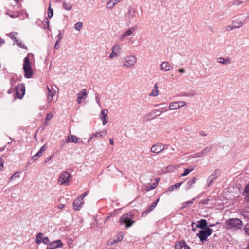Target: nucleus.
I'll list each match as a JSON object with an SVG mask.
<instances>
[{"label":"nucleus","instance_id":"obj_1","mask_svg":"<svg viewBox=\"0 0 249 249\" xmlns=\"http://www.w3.org/2000/svg\"><path fill=\"white\" fill-rule=\"evenodd\" d=\"M225 225L227 229L237 230L242 228V222L237 218H229L225 221Z\"/></svg>","mask_w":249,"mask_h":249},{"label":"nucleus","instance_id":"obj_2","mask_svg":"<svg viewBox=\"0 0 249 249\" xmlns=\"http://www.w3.org/2000/svg\"><path fill=\"white\" fill-rule=\"evenodd\" d=\"M31 55L28 53L27 56L24 59L23 69L24 72V77L26 78H30L33 75V70L31 68V64L30 62L29 57Z\"/></svg>","mask_w":249,"mask_h":249},{"label":"nucleus","instance_id":"obj_3","mask_svg":"<svg viewBox=\"0 0 249 249\" xmlns=\"http://www.w3.org/2000/svg\"><path fill=\"white\" fill-rule=\"evenodd\" d=\"M71 179L72 177L69 172H63L59 175L57 183L60 185L68 186Z\"/></svg>","mask_w":249,"mask_h":249},{"label":"nucleus","instance_id":"obj_4","mask_svg":"<svg viewBox=\"0 0 249 249\" xmlns=\"http://www.w3.org/2000/svg\"><path fill=\"white\" fill-rule=\"evenodd\" d=\"M137 57L133 55H130L124 58V61L122 64L123 67L126 68H132L136 65Z\"/></svg>","mask_w":249,"mask_h":249},{"label":"nucleus","instance_id":"obj_5","mask_svg":"<svg viewBox=\"0 0 249 249\" xmlns=\"http://www.w3.org/2000/svg\"><path fill=\"white\" fill-rule=\"evenodd\" d=\"M133 214L130 212L124 215H123L120 218L119 222L120 224H125L126 228L130 227L134 223V221L131 220L133 217Z\"/></svg>","mask_w":249,"mask_h":249},{"label":"nucleus","instance_id":"obj_6","mask_svg":"<svg viewBox=\"0 0 249 249\" xmlns=\"http://www.w3.org/2000/svg\"><path fill=\"white\" fill-rule=\"evenodd\" d=\"M137 30V27L136 26L128 28L123 33L120 35V40L121 41H123L125 38L134 36Z\"/></svg>","mask_w":249,"mask_h":249},{"label":"nucleus","instance_id":"obj_7","mask_svg":"<svg viewBox=\"0 0 249 249\" xmlns=\"http://www.w3.org/2000/svg\"><path fill=\"white\" fill-rule=\"evenodd\" d=\"M221 173L219 169L215 170L207 178L206 188L210 187L213 183V181L217 179Z\"/></svg>","mask_w":249,"mask_h":249},{"label":"nucleus","instance_id":"obj_8","mask_svg":"<svg viewBox=\"0 0 249 249\" xmlns=\"http://www.w3.org/2000/svg\"><path fill=\"white\" fill-rule=\"evenodd\" d=\"M212 232L213 230L209 227H207L205 230H200L199 233H197V235L199 238L200 240L203 242L212 234Z\"/></svg>","mask_w":249,"mask_h":249},{"label":"nucleus","instance_id":"obj_9","mask_svg":"<svg viewBox=\"0 0 249 249\" xmlns=\"http://www.w3.org/2000/svg\"><path fill=\"white\" fill-rule=\"evenodd\" d=\"M186 105L185 102L183 101H174L171 102L169 105V110H173L179 109Z\"/></svg>","mask_w":249,"mask_h":249},{"label":"nucleus","instance_id":"obj_10","mask_svg":"<svg viewBox=\"0 0 249 249\" xmlns=\"http://www.w3.org/2000/svg\"><path fill=\"white\" fill-rule=\"evenodd\" d=\"M164 149L165 145L163 143L157 142L151 146L150 151L151 152L158 155L162 152Z\"/></svg>","mask_w":249,"mask_h":249},{"label":"nucleus","instance_id":"obj_11","mask_svg":"<svg viewBox=\"0 0 249 249\" xmlns=\"http://www.w3.org/2000/svg\"><path fill=\"white\" fill-rule=\"evenodd\" d=\"M25 87L23 85H18L16 88V93L17 97L21 99L25 94Z\"/></svg>","mask_w":249,"mask_h":249},{"label":"nucleus","instance_id":"obj_12","mask_svg":"<svg viewBox=\"0 0 249 249\" xmlns=\"http://www.w3.org/2000/svg\"><path fill=\"white\" fill-rule=\"evenodd\" d=\"M107 135V130H103L102 131H96L94 133H93L90 137L89 138L88 140V142H89L92 139H93L94 138H99L102 137L103 138L106 136Z\"/></svg>","mask_w":249,"mask_h":249},{"label":"nucleus","instance_id":"obj_13","mask_svg":"<svg viewBox=\"0 0 249 249\" xmlns=\"http://www.w3.org/2000/svg\"><path fill=\"white\" fill-rule=\"evenodd\" d=\"M84 203V200L79 197L73 201V206L74 209L76 211L80 210Z\"/></svg>","mask_w":249,"mask_h":249},{"label":"nucleus","instance_id":"obj_14","mask_svg":"<svg viewBox=\"0 0 249 249\" xmlns=\"http://www.w3.org/2000/svg\"><path fill=\"white\" fill-rule=\"evenodd\" d=\"M47 89L48 91L47 101L51 102L56 93V90L53 87H49V86L47 87Z\"/></svg>","mask_w":249,"mask_h":249},{"label":"nucleus","instance_id":"obj_15","mask_svg":"<svg viewBox=\"0 0 249 249\" xmlns=\"http://www.w3.org/2000/svg\"><path fill=\"white\" fill-rule=\"evenodd\" d=\"M108 110L107 109H103L102 110L100 114V118L102 121L103 125H105L108 121L107 117Z\"/></svg>","mask_w":249,"mask_h":249},{"label":"nucleus","instance_id":"obj_16","mask_svg":"<svg viewBox=\"0 0 249 249\" xmlns=\"http://www.w3.org/2000/svg\"><path fill=\"white\" fill-rule=\"evenodd\" d=\"M245 23L241 18H234L232 21V25L235 29L241 27Z\"/></svg>","mask_w":249,"mask_h":249},{"label":"nucleus","instance_id":"obj_17","mask_svg":"<svg viewBox=\"0 0 249 249\" xmlns=\"http://www.w3.org/2000/svg\"><path fill=\"white\" fill-rule=\"evenodd\" d=\"M63 246L61 240H58L51 243L47 249H54L57 248L62 247Z\"/></svg>","mask_w":249,"mask_h":249},{"label":"nucleus","instance_id":"obj_18","mask_svg":"<svg viewBox=\"0 0 249 249\" xmlns=\"http://www.w3.org/2000/svg\"><path fill=\"white\" fill-rule=\"evenodd\" d=\"M160 70L163 72L168 71L173 69V66L169 62L164 61L160 65Z\"/></svg>","mask_w":249,"mask_h":249},{"label":"nucleus","instance_id":"obj_19","mask_svg":"<svg viewBox=\"0 0 249 249\" xmlns=\"http://www.w3.org/2000/svg\"><path fill=\"white\" fill-rule=\"evenodd\" d=\"M87 96V92L86 89H83L82 91L78 93V97L77 98V102L80 104L82 102V99L86 98Z\"/></svg>","mask_w":249,"mask_h":249},{"label":"nucleus","instance_id":"obj_20","mask_svg":"<svg viewBox=\"0 0 249 249\" xmlns=\"http://www.w3.org/2000/svg\"><path fill=\"white\" fill-rule=\"evenodd\" d=\"M124 236V233L123 232H121L117 234L116 239L112 240H110L109 241V245L110 246H113L115 244L118 243V242L122 241L123 239Z\"/></svg>","mask_w":249,"mask_h":249},{"label":"nucleus","instance_id":"obj_21","mask_svg":"<svg viewBox=\"0 0 249 249\" xmlns=\"http://www.w3.org/2000/svg\"><path fill=\"white\" fill-rule=\"evenodd\" d=\"M66 142H73L76 143H79L80 142L79 141V138L78 137H77L76 136L71 134L68 136L66 140Z\"/></svg>","mask_w":249,"mask_h":249},{"label":"nucleus","instance_id":"obj_22","mask_svg":"<svg viewBox=\"0 0 249 249\" xmlns=\"http://www.w3.org/2000/svg\"><path fill=\"white\" fill-rule=\"evenodd\" d=\"M123 0H109L107 3V7L108 9H112L116 4Z\"/></svg>","mask_w":249,"mask_h":249},{"label":"nucleus","instance_id":"obj_23","mask_svg":"<svg viewBox=\"0 0 249 249\" xmlns=\"http://www.w3.org/2000/svg\"><path fill=\"white\" fill-rule=\"evenodd\" d=\"M111 50L115 52L119 56L121 53L122 48L119 44L115 43L112 46Z\"/></svg>","mask_w":249,"mask_h":249},{"label":"nucleus","instance_id":"obj_24","mask_svg":"<svg viewBox=\"0 0 249 249\" xmlns=\"http://www.w3.org/2000/svg\"><path fill=\"white\" fill-rule=\"evenodd\" d=\"M196 226L197 228L200 229L207 228L206 227L207 226V222L205 219H201L197 222V224Z\"/></svg>","mask_w":249,"mask_h":249},{"label":"nucleus","instance_id":"obj_25","mask_svg":"<svg viewBox=\"0 0 249 249\" xmlns=\"http://www.w3.org/2000/svg\"><path fill=\"white\" fill-rule=\"evenodd\" d=\"M209 151L208 148H206L199 153H196L192 156L193 158L201 157L206 154Z\"/></svg>","mask_w":249,"mask_h":249},{"label":"nucleus","instance_id":"obj_26","mask_svg":"<svg viewBox=\"0 0 249 249\" xmlns=\"http://www.w3.org/2000/svg\"><path fill=\"white\" fill-rule=\"evenodd\" d=\"M135 16V12L129 10L127 13L125 14V17L126 19L130 22L131 20Z\"/></svg>","mask_w":249,"mask_h":249},{"label":"nucleus","instance_id":"obj_27","mask_svg":"<svg viewBox=\"0 0 249 249\" xmlns=\"http://www.w3.org/2000/svg\"><path fill=\"white\" fill-rule=\"evenodd\" d=\"M180 167V165L178 164H171L168 165L166 167V170L167 172H172L175 171L177 168H179Z\"/></svg>","mask_w":249,"mask_h":249},{"label":"nucleus","instance_id":"obj_28","mask_svg":"<svg viewBox=\"0 0 249 249\" xmlns=\"http://www.w3.org/2000/svg\"><path fill=\"white\" fill-rule=\"evenodd\" d=\"M159 91L158 89V86L156 83L154 85V88L150 93V96L156 97L159 95Z\"/></svg>","mask_w":249,"mask_h":249},{"label":"nucleus","instance_id":"obj_29","mask_svg":"<svg viewBox=\"0 0 249 249\" xmlns=\"http://www.w3.org/2000/svg\"><path fill=\"white\" fill-rule=\"evenodd\" d=\"M217 62L219 63L222 64L223 65H228L230 63V60L228 58H224L222 57L218 58L217 59Z\"/></svg>","mask_w":249,"mask_h":249},{"label":"nucleus","instance_id":"obj_30","mask_svg":"<svg viewBox=\"0 0 249 249\" xmlns=\"http://www.w3.org/2000/svg\"><path fill=\"white\" fill-rule=\"evenodd\" d=\"M63 7L65 10L70 11L72 7V4L65 0L63 2Z\"/></svg>","mask_w":249,"mask_h":249},{"label":"nucleus","instance_id":"obj_31","mask_svg":"<svg viewBox=\"0 0 249 249\" xmlns=\"http://www.w3.org/2000/svg\"><path fill=\"white\" fill-rule=\"evenodd\" d=\"M197 180V178L196 177H193L191 178L186 183V186L187 188H190L196 182Z\"/></svg>","mask_w":249,"mask_h":249},{"label":"nucleus","instance_id":"obj_32","mask_svg":"<svg viewBox=\"0 0 249 249\" xmlns=\"http://www.w3.org/2000/svg\"><path fill=\"white\" fill-rule=\"evenodd\" d=\"M20 172H15L12 176L10 178V181H13L16 180V178H18L20 177Z\"/></svg>","mask_w":249,"mask_h":249},{"label":"nucleus","instance_id":"obj_33","mask_svg":"<svg viewBox=\"0 0 249 249\" xmlns=\"http://www.w3.org/2000/svg\"><path fill=\"white\" fill-rule=\"evenodd\" d=\"M181 184H182V182H180V183H176L174 185H172L168 188L167 191L171 192L175 189L179 188Z\"/></svg>","mask_w":249,"mask_h":249},{"label":"nucleus","instance_id":"obj_34","mask_svg":"<svg viewBox=\"0 0 249 249\" xmlns=\"http://www.w3.org/2000/svg\"><path fill=\"white\" fill-rule=\"evenodd\" d=\"M156 206V203H153L150 205L149 207L143 213L142 215H145L148 213L152 211Z\"/></svg>","mask_w":249,"mask_h":249},{"label":"nucleus","instance_id":"obj_35","mask_svg":"<svg viewBox=\"0 0 249 249\" xmlns=\"http://www.w3.org/2000/svg\"><path fill=\"white\" fill-rule=\"evenodd\" d=\"M242 214L244 217L249 219V207L242 211Z\"/></svg>","mask_w":249,"mask_h":249},{"label":"nucleus","instance_id":"obj_36","mask_svg":"<svg viewBox=\"0 0 249 249\" xmlns=\"http://www.w3.org/2000/svg\"><path fill=\"white\" fill-rule=\"evenodd\" d=\"M53 15V10L51 7V2H49V6L48 9V17L49 18H51Z\"/></svg>","mask_w":249,"mask_h":249},{"label":"nucleus","instance_id":"obj_37","mask_svg":"<svg viewBox=\"0 0 249 249\" xmlns=\"http://www.w3.org/2000/svg\"><path fill=\"white\" fill-rule=\"evenodd\" d=\"M157 185H158V182L153 183L151 184H149L146 187L145 190L146 191H149L151 190L154 189V188H155L157 187Z\"/></svg>","mask_w":249,"mask_h":249},{"label":"nucleus","instance_id":"obj_38","mask_svg":"<svg viewBox=\"0 0 249 249\" xmlns=\"http://www.w3.org/2000/svg\"><path fill=\"white\" fill-rule=\"evenodd\" d=\"M183 246H184V241H179L176 244L175 248L176 249H182Z\"/></svg>","mask_w":249,"mask_h":249},{"label":"nucleus","instance_id":"obj_39","mask_svg":"<svg viewBox=\"0 0 249 249\" xmlns=\"http://www.w3.org/2000/svg\"><path fill=\"white\" fill-rule=\"evenodd\" d=\"M231 4L233 6H239L244 3V1L240 0H234L231 1Z\"/></svg>","mask_w":249,"mask_h":249},{"label":"nucleus","instance_id":"obj_40","mask_svg":"<svg viewBox=\"0 0 249 249\" xmlns=\"http://www.w3.org/2000/svg\"><path fill=\"white\" fill-rule=\"evenodd\" d=\"M18 33L16 32L10 33L9 34L8 36L14 41L15 43L16 42V40H18L17 39V36Z\"/></svg>","mask_w":249,"mask_h":249},{"label":"nucleus","instance_id":"obj_41","mask_svg":"<svg viewBox=\"0 0 249 249\" xmlns=\"http://www.w3.org/2000/svg\"><path fill=\"white\" fill-rule=\"evenodd\" d=\"M43 234L41 232L39 233L36 238V243L37 244H40L41 243V241L42 240L43 237Z\"/></svg>","mask_w":249,"mask_h":249},{"label":"nucleus","instance_id":"obj_42","mask_svg":"<svg viewBox=\"0 0 249 249\" xmlns=\"http://www.w3.org/2000/svg\"><path fill=\"white\" fill-rule=\"evenodd\" d=\"M47 149V146L45 144L43 145L39 150V151L37 153V155H39V156H41L42 155V153L45 152Z\"/></svg>","mask_w":249,"mask_h":249},{"label":"nucleus","instance_id":"obj_43","mask_svg":"<svg viewBox=\"0 0 249 249\" xmlns=\"http://www.w3.org/2000/svg\"><path fill=\"white\" fill-rule=\"evenodd\" d=\"M194 170V168H192L191 169H185L183 172V173L181 175V176L184 177L188 175L191 172H192Z\"/></svg>","mask_w":249,"mask_h":249},{"label":"nucleus","instance_id":"obj_44","mask_svg":"<svg viewBox=\"0 0 249 249\" xmlns=\"http://www.w3.org/2000/svg\"><path fill=\"white\" fill-rule=\"evenodd\" d=\"M82 25H83V24L81 22H78L76 23V24H75L74 28L77 31H79L81 29Z\"/></svg>","mask_w":249,"mask_h":249},{"label":"nucleus","instance_id":"obj_45","mask_svg":"<svg viewBox=\"0 0 249 249\" xmlns=\"http://www.w3.org/2000/svg\"><path fill=\"white\" fill-rule=\"evenodd\" d=\"M119 56L117 53H116L113 51L111 50V53L109 54V58L110 59H113L114 58H117Z\"/></svg>","mask_w":249,"mask_h":249},{"label":"nucleus","instance_id":"obj_46","mask_svg":"<svg viewBox=\"0 0 249 249\" xmlns=\"http://www.w3.org/2000/svg\"><path fill=\"white\" fill-rule=\"evenodd\" d=\"M44 28H48L49 26V22L47 18H45L43 22Z\"/></svg>","mask_w":249,"mask_h":249},{"label":"nucleus","instance_id":"obj_47","mask_svg":"<svg viewBox=\"0 0 249 249\" xmlns=\"http://www.w3.org/2000/svg\"><path fill=\"white\" fill-rule=\"evenodd\" d=\"M15 43L18 45L19 47L21 48H24V49H27V48L25 46V45H24V44H23L21 42H20L18 40H16V42H15Z\"/></svg>","mask_w":249,"mask_h":249},{"label":"nucleus","instance_id":"obj_48","mask_svg":"<svg viewBox=\"0 0 249 249\" xmlns=\"http://www.w3.org/2000/svg\"><path fill=\"white\" fill-rule=\"evenodd\" d=\"M53 116V113L51 112L46 115L45 121L46 122L50 120Z\"/></svg>","mask_w":249,"mask_h":249},{"label":"nucleus","instance_id":"obj_49","mask_svg":"<svg viewBox=\"0 0 249 249\" xmlns=\"http://www.w3.org/2000/svg\"><path fill=\"white\" fill-rule=\"evenodd\" d=\"M19 0H11L10 4L13 6H15L17 5V7L19 8V6L18 5Z\"/></svg>","mask_w":249,"mask_h":249},{"label":"nucleus","instance_id":"obj_50","mask_svg":"<svg viewBox=\"0 0 249 249\" xmlns=\"http://www.w3.org/2000/svg\"><path fill=\"white\" fill-rule=\"evenodd\" d=\"M195 200V198H193L192 199V200H190V201H186L185 202H184L183 204V206H182V208H184V207H186V206H187L189 204H192L193 203V201Z\"/></svg>","mask_w":249,"mask_h":249},{"label":"nucleus","instance_id":"obj_51","mask_svg":"<svg viewBox=\"0 0 249 249\" xmlns=\"http://www.w3.org/2000/svg\"><path fill=\"white\" fill-rule=\"evenodd\" d=\"M244 229L245 233L249 235V224H247L244 227Z\"/></svg>","mask_w":249,"mask_h":249},{"label":"nucleus","instance_id":"obj_52","mask_svg":"<svg viewBox=\"0 0 249 249\" xmlns=\"http://www.w3.org/2000/svg\"><path fill=\"white\" fill-rule=\"evenodd\" d=\"M235 29L234 26L232 25V24L231 23V25H228L226 27V30L227 31H231L233 29Z\"/></svg>","mask_w":249,"mask_h":249},{"label":"nucleus","instance_id":"obj_53","mask_svg":"<svg viewBox=\"0 0 249 249\" xmlns=\"http://www.w3.org/2000/svg\"><path fill=\"white\" fill-rule=\"evenodd\" d=\"M50 242L49 239L47 237H44L42 238V240L41 242L45 244H47Z\"/></svg>","mask_w":249,"mask_h":249},{"label":"nucleus","instance_id":"obj_54","mask_svg":"<svg viewBox=\"0 0 249 249\" xmlns=\"http://www.w3.org/2000/svg\"><path fill=\"white\" fill-rule=\"evenodd\" d=\"M246 192L248 193V196L245 197L247 200H249V184L246 186L245 188Z\"/></svg>","mask_w":249,"mask_h":249},{"label":"nucleus","instance_id":"obj_55","mask_svg":"<svg viewBox=\"0 0 249 249\" xmlns=\"http://www.w3.org/2000/svg\"><path fill=\"white\" fill-rule=\"evenodd\" d=\"M62 37H63V36L61 33V32H60V31H59V34H58V35L57 36V40L58 41V42H61Z\"/></svg>","mask_w":249,"mask_h":249},{"label":"nucleus","instance_id":"obj_56","mask_svg":"<svg viewBox=\"0 0 249 249\" xmlns=\"http://www.w3.org/2000/svg\"><path fill=\"white\" fill-rule=\"evenodd\" d=\"M95 100H96L97 103L99 105V106H100L101 104H100V97L98 94H96Z\"/></svg>","mask_w":249,"mask_h":249},{"label":"nucleus","instance_id":"obj_57","mask_svg":"<svg viewBox=\"0 0 249 249\" xmlns=\"http://www.w3.org/2000/svg\"><path fill=\"white\" fill-rule=\"evenodd\" d=\"M88 193V191L85 192L84 193H83L79 197L80 198H82L83 200H84V197L87 195Z\"/></svg>","mask_w":249,"mask_h":249},{"label":"nucleus","instance_id":"obj_58","mask_svg":"<svg viewBox=\"0 0 249 249\" xmlns=\"http://www.w3.org/2000/svg\"><path fill=\"white\" fill-rule=\"evenodd\" d=\"M40 156H39V155H37V153L35 155H34L32 157V159L34 160V161H36L37 158L38 157H39Z\"/></svg>","mask_w":249,"mask_h":249},{"label":"nucleus","instance_id":"obj_59","mask_svg":"<svg viewBox=\"0 0 249 249\" xmlns=\"http://www.w3.org/2000/svg\"><path fill=\"white\" fill-rule=\"evenodd\" d=\"M161 109L162 110V111H161V112H166V111H168L169 108H167V107H162L161 108Z\"/></svg>","mask_w":249,"mask_h":249},{"label":"nucleus","instance_id":"obj_60","mask_svg":"<svg viewBox=\"0 0 249 249\" xmlns=\"http://www.w3.org/2000/svg\"><path fill=\"white\" fill-rule=\"evenodd\" d=\"M60 42H58V41L57 40L55 44V46H54V48L55 49H58L59 47V43H60Z\"/></svg>","mask_w":249,"mask_h":249},{"label":"nucleus","instance_id":"obj_61","mask_svg":"<svg viewBox=\"0 0 249 249\" xmlns=\"http://www.w3.org/2000/svg\"><path fill=\"white\" fill-rule=\"evenodd\" d=\"M65 205L63 204H61L58 206V209H62L65 207Z\"/></svg>","mask_w":249,"mask_h":249},{"label":"nucleus","instance_id":"obj_62","mask_svg":"<svg viewBox=\"0 0 249 249\" xmlns=\"http://www.w3.org/2000/svg\"><path fill=\"white\" fill-rule=\"evenodd\" d=\"M183 248L184 249H190V247L186 244L184 242V246H183Z\"/></svg>","mask_w":249,"mask_h":249},{"label":"nucleus","instance_id":"obj_63","mask_svg":"<svg viewBox=\"0 0 249 249\" xmlns=\"http://www.w3.org/2000/svg\"><path fill=\"white\" fill-rule=\"evenodd\" d=\"M178 71L180 73H184L185 72V70L183 68H180V69H178Z\"/></svg>","mask_w":249,"mask_h":249},{"label":"nucleus","instance_id":"obj_64","mask_svg":"<svg viewBox=\"0 0 249 249\" xmlns=\"http://www.w3.org/2000/svg\"><path fill=\"white\" fill-rule=\"evenodd\" d=\"M109 143H110V144H111L112 145H114V141H113V139H109Z\"/></svg>","mask_w":249,"mask_h":249}]
</instances>
